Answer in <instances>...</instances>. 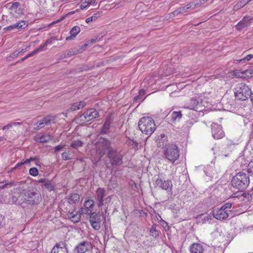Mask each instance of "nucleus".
<instances>
[{
	"label": "nucleus",
	"mask_w": 253,
	"mask_h": 253,
	"mask_svg": "<svg viewBox=\"0 0 253 253\" xmlns=\"http://www.w3.org/2000/svg\"><path fill=\"white\" fill-rule=\"evenodd\" d=\"M23 196L24 202L30 205H38L42 201L41 194L34 189L23 190Z\"/></svg>",
	"instance_id": "7ed1b4c3"
},
{
	"label": "nucleus",
	"mask_w": 253,
	"mask_h": 253,
	"mask_svg": "<svg viewBox=\"0 0 253 253\" xmlns=\"http://www.w3.org/2000/svg\"><path fill=\"white\" fill-rule=\"evenodd\" d=\"M163 158L173 164L179 157V150L176 145L170 143L163 151Z\"/></svg>",
	"instance_id": "20e7f679"
},
{
	"label": "nucleus",
	"mask_w": 253,
	"mask_h": 253,
	"mask_svg": "<svg viewBox=\"0 0 253 253\" xmlns=\"http://www.w3.org/2000/svg\"><path fill=\"white\" fill-rule=\"evenodd\" d=\"M10 14L13 17L17 18L24 14V5L18 1L8 3Z\"/></svg>",
	"instance_id": "6e6552de"
},
{
	"label": "nucleus",
	"mask_w": 253,
	"mask_h": 253,
	"mask_svg": "<svg viewBox=\"0 0 253 253\" xmlns=\"http://www.w3.org/2000/svg\"><path fill=\"white\" fill-rule=\"evenodd\" d=\"M112 122V119L111 117L110 116H107L105 119V121L102 127L100 129V132L101 134H106L108 133Z\"/></svg>",
	"instance_id": "6ab92c4d"
},
{
	"label": "nucleus",
	"mask_w": 253,
	"mask_h": 253,
	"mask_svg": "<svg viewBox=\"0 0 253 253\" xmlns=\"http://www.w3.org/2000/svg\"><path fill=\"white\" fill-rule=\"evenodd\" d=\"M232 203H226L224 204L221 207L227 212L228 213V211H230V209L232 207Z\"/></svg>",
	"instance_id": "a18cd8bd"
},
{
	"label": "nucleus",
	"mask_w": 253,
	"mask_h": 253,
	"mask_svg": "<svg viewBox=\"0 0 253 253\" xmlns=\"http://www.w3.org/2000/svg\"><path fill=\"white\" fill-rule=\"evenodd\" d=\"M62 159L64 161L71 160L73 158V152L71 150L64 152L61 154Z\"/></svg>",
	"instance_id": "c756f323"
},
{
	"label": "nucleus",
	"mask_w": 253,
	"mask_h": 253,
	"mask_svg": "<svg viewBox=\"0 0 253 253\" xmlns=\"http://www.w3.org/2000/svg\"><path fill=\"white\" fill-rule=\"evenodd\" d=\"M22 123H20V122H11L9 124H8V125L4 126L3 127H2V129L3 130H4V129H9L10 127H11L12 126H17V125H21Z\"/></svg>",
	"instance_id": "a19ab883"
},
{
	"label": "nucleus",
	"mask_w": 253,
	"mask_h": 253,
	"mask_svg": "<svg viewBox=\"0 0 253 253\" xmlns=\"http://www.w3.org/2000/svg\"><path fill=\"white\" fill-rule=\"evenodd\" d=\"M51 41H50L49 40H47L43 44L41 45L37 49L35 50L36 51H37V53L38 52L42 51L43 50V48L44 47H46L47 45L48 44L51 43Z\"/></svg>",
	"instance_id": "c03bdc74"
},
{
	"label": "nucleus",
	"mask_w": 253,
	"mask_h": 253,
	"mask_svg": "<svg viewBox=\"0 0 253 253\" xmlns=\"http://www.w3.org/2000/svg\"><path fill=\"white\" fill-rule=\"evenodd\" d=\"M65 147V145H59L57 146H56L54 148V152L55 153H58L59 151L64 148Z\"/></svg>",
	"instance_id": "de8ad7c7"
},
{
	"label": "nucleus",
	"mask_w": 253,
	"mask_h": 253,
	"mask_svg": "<svg viewBox=\"0 0 253 253\" xmlns=\"http://www.w3.org/2000/svg\"><path fill=\"white\" fill-rule=\"evenodd\" d=\"M202 103V99L199 96H195L190 99L186 103V107L190 109L195 110L198 109V106H201Z\"/></svg>",
	"instance_id": "2eb2a0df"
},
{
	"label": "nucleus",
	"mask_w": 253,
	"mask_h": 253,
	"mask_svg": "<svg viewBox=\"0 0 253 253\" xmlns=\"http://www.w3.org/2000/svg\"><path fill=\"white\" fill-rule=\"evenodd\" d=\"M83 145V142L80 140H73L70 144V147L73 149H78L82 147Z\"/></svg>",
	"instance_id": "7c9ffc66"
},
{
	"label": "nucleus",
	"mask_w": 253,
	"mask_h": 253,
	"mask_svg": "<svg viewBox=\"0 0 253 253\" xmlns=\"http://www.w3.org/2000/svg\"><path fill=\"white\" fill-rule=\"evenodd\" d=\"M12 185H16V184L14 182L12 181L10 182L6 183L4 185H3V186H2V187H11Z\"/></svg>",
	"instance_id": "603ef678"
},
{
	"label": "nucleus",
	"mask_w": 253,
	"mask_h": 253,
	"mask_svg": "<svg viewBox=\"0 0 253 253\" xmlns=\"http://www.w3.org/2000/svg\"><path fill=\"white\" fill-rule=\"evenodd\" d=\"M52 138L51 136L49 134H44L41 136H37L35 140L39 143H46L49 141Z\"/></svg>",
	"instance_id": "5701e85b"
},
{
	"label": "nucleus",
	"mask_w": 253,
	"mask_h": 253,
	"mask_svg": "<svg viewBox=\"0 0 253 253\" xmlns=\"http://www.w3.org/2000/svg\"><path fill=\"white\" fill-rule=\"evenodd\" d=\"M96 148L100 157H102L104 154H107L110 150L114 148L111 146L110 142L106 138H101L96 143Z\"/></svg>",
	"instance_id": "423d86ee"
},
{
	"label": "nucleus",
	"mask_w": 253,
	"mask_h": 253,
	"mask_svg": "<svg viewBox=\"0 0 253 253\" xmlns=\"http://www.w3.org/2000/svg\"><path fill=\"white\" fill-rule=\"evenodd\" d=\"M101 16V12H98L97 13H94L92 16L87 18L85 21L87 23H89L90 22L94 21L96 20L98 18Z\"/></svg>",
	"instance_id": "473e14b6"
},
{
	"label": "nucleus",
	"mask_w": 253,
	"mask_h": 253,
	"mask_svg": "<svg viewBox=\"0 0 253 253\" xmlns=\"http://www.w3.org/2000/svg\"><path fill=\"white\" fill-rule=\"evenodd\" d=\"M48 180L45 178H41L38 181V183H42V185H44V184L46 183Z\"/></svg>",
	"instance_id": "5fc2aeb1"
},
{
	"label": "nucleus",
	"mask_w": 253,
	"mask_h": 253,
	"mask_svg": "<svg viewBox=\"0 0 253 253\" xmlns=\"http://www.w3.org/2000/svg\"><path fill=\"white\" fill-rule=\"evenodd\" d=\"M90 215L89 217V222H91V221L92 220H100L99 216L98 215V214L95 212H92L89 214Z\"/></svg>",
	"instance_id": "79ce46f5"
},
{
	"label": "nucleus",
	"mask_w": 253,
	"mask_h": 253,
	"mask_svg": "<svg viewBox=\"0 0 253 253\" xmlns=\"http://www.w3.org/2000/svg\"><path fill=\"white\" fill-rule=\"evenodd\" d=\"M253 57V55L248 54L246 56H245L244 58H243V59H241L240 60H237V61L238 63H241V62L245 63L246 61H250L252 59Z\"/></svg>",
	"instance_id": "58836bf2"
},
{
	"label": "nucleus",
	"mask_w": 253,
	"mask_h": 253,
	"mask_svg": "<svg viewBox=\"0 0 253 253\" xmlns=\"http://www.w3.org/2000/svg\"><path fill=\"white\" fill-rule=\"evenodd\" d=\"M67 216V218L74 223L79 222L81 219L80 214H78V213L75 212L74 211H68Z\"/></svg>",
	"instance_id": "aec40b11"
},
{
	"label": "nucleus",
	"mask_w": 253,
	"mask_h": 253,
	"mask_svg": "<svg viewBox=\"0 0 253 253\" xmlns=\"http://www.w3.org/2000/svg\"><path fill=\"white\" fill-rule=\"evenodd\" d=\"M107 156L112 166H119L122 165L123 156L116 149L114 148L110 150Z\"/></svg>",
	"instance_id": "0eeeda50"
},
{
	"label": "nucleus",
	"mask_w": 253,
	"mask_h": 253,
	"mask_svg": "<svg viewBox=\"0 0 253 253\" xmlns=\"http://www.w3.org/2000/svg\"><path fill=\"white\" fill-rule=\"evenodd\" d=\"M155 185L168 192H171L172 187V184L170 180L167 179L166 180L159 177L156 180Z\"/></svg>",
	"instance_id": "9d476101"
},
{
	"label": "nucleus",
	"mask_w": 253,
	"mask_h": 253,
	"mask_svg": "<svg viewBox=\"0 0 253 253\" xmlns=\"http://www.w3.org/2000/svg\"><path fill=\"white\" fill-rule=\"evenodd\" d=\"M111 196H108L107 198H106L105 199H104V203L105 202V203H109L111 202Z\"/></svg>",
	"instance_id": "052dcab7"
},
{
	"label": "nucleus",
	"mask_w": 253,
	"mask_h": 253,
	"mask_svg": "<svg viewBox=\"0 0 253 253\" xmlns=\"http://www.w3.org/2000/svg\"><path fill=\"white\" fill-rule=\"evenodd\" d=\"M190 250L191 253H203L204 249L200 244L194 243L191 245Z\"/></svg>",
	"instance_id": "393cba45"
},
{
	"label": "nucleus",
	"mask_w": 253,
	"mask_h": 253,
	"mask_svg": "<svg viewBox=\"0 0 253 253\" xmlns=\"http://www.w3.org/2000/svg\"><path fill=\"white\" fill-rule=\"evenodd\" d=\"M98 112L94 108L90 109L85 112L84 114L81 115L79 119L81 121L84 122H89L92 120L93 119H95L98 117Z\"/></svg>",
	"instance_id": "1a4fd4ad"
},
{
	"label": "nucleus",
	"mask_w": 253,
	"mask_h": 253,
	"mask_svg": "<svg viewBox=\"0 0 253 253\" xmlns=\"http://www.w3.org/2000/svg\"><path fill=\"white\" fill-rule=\"evenodd\" d=\"M87 46H88L87 43H84L82 45H80V46L81 47V49H82V50L83 51H84L85 50V49L87 47Z\"/></svg>",
	"instance_id": "680f3d73"
},
{
	"label": "nucleus",
	"mask_w": 253,
	"mask_h": 253,
	"mask_svg": "<svg viewBox=\"0 0 253 253\" xmlns=\"http://www.w3.org/2000/svg\"><path fill=\"white\" fill-rule=\"evenodd\" d=\"M247 172L248 174L253 176V159L249 162L248 165Z\"/></svg>",
	"instance_id": "e433bc0d"
},
{
	"label": "nucleus",
	"mask_w": 253,
	"mask_h": 253,
	"mask_svg": "<svg viewBox=\"0 0 253 253\" xmlns=\"http://www.w3.org/2000/svg\"><path fill=\"white\" fill-rule=\"evenodd\" d=\"M20 54V52H18V51H15L14 52H13L11 55H10V57L11 58H14V57H18L19 56Z\"/></svg>",
	"instance_id": "4d7b16f0"
},
{
	"label": "nucleus",
	"mask_w": 253,
	"mask_h": 253,
	"mask_svg": "<svg viewBox=\"0 0 253 253\" xmlns=\"http://www.w3.org/2000/svg\"><path fill=\"white\" fill-rule=\"evenodd\" d=\"M92 227L95 230H98L100 228V220H91L90 222Z\"/></svg>",
	"instance_id": "f704fd0d"
},
{
	"label": "nucleus",
	"mask_w": 253,
	"mask_h": 253,
	"mask_svg": "<svg viewBox=\"0 0 253 253\" xmlns=\"http://www.w3.org/2000/svg\"><path fill=\"white\" fill-rule=\"evenodd\" d=\"M97 41H98V40L97 38H94V39H91L89 42H90V43H95Z\"/></svg>",
	"instance_id": "338daca9"
},
{
	"label": "nucleus",
	"mask_w": 253,
	"mask_h": 253,
	"mask_svg": "<svg viewBox=\"0 0 253 253\" xmlns=\"http://www.w3.org/2000/svg\"><path fill=\"white\" fill-rule=\"evenodd\" d=\"M81 29L79 26H74L70 31V36L66 38V41L73 40L76 36L80 32Z\"/></svg>",
	"instance_id": "412c9836"
},
{
	"label": "nucleus",
	"mask_w": 253,
	"mask_h": 253,
	"mask_svg": "<svg viewBox=\"0 0 253 253\" xmlns=\"http://www.w3.org/2000/svg\"><path fill=\"white\" fill-rule=\"evenodd\" d=\"M212 136L214 139H221L225 135L221 125L216 123H212L211 126Z\"/></svg>",
	"instance_id": "9b49d317"
},
{
	"label": "nucleus",
	"mask_w": 253,
	"mask_h": 253,
	"mask_svg": "<svg viewBox=\"0 0 253 253\" xmlns=\"http://www.w3.org/2000/svg\"><path fill=\"white\" fill-rule=\"evenodd\" d=\"M14 29H15L14 28V24H12L8 27H5L3 30L4 31H11Z\"/></svg>",
	"instance_id": "3c124183"
},
{
	"label": "nucleus",
	"mask_w": 253,
	"mask_h": 253,
	"mask_svg": "<svg viewBox=\"0 0 253 253\" xmlns=\"http://www.w3.org/2000/svg\"><path fill=\"white\" fill-rule=\"evenodd\" d=\"M86 105L84 101H81L80 102H76L72 104L71 106L68 109L67 112L69 113L71 111H74L81 108H83Z\"/></svg>",
	"instance_id": "4be33fe9"
},
{
	"label": "nucleus",
	"mask_w": 253,
	"mask_h": 253,
	"mask_svg": "<svg viewBox=\"0 0 253 253\" xmlns=\"http://www.w3.org/2000/svg\"><path fill=\"white\" fill-rule=\"evenodd\" d=\"M83 51L81 49V47L80 46H78L76 47H75L71 49V50L70 51V53H71V54H78L79 53H81L83 52Z\"/></svg>",
	"instance_id": "ea45409f"
},
{
	"label": "nucleus",
	"mask_w": 253,
	"mask_h": 253,
	"mask_svg": "<svg viewBox=\"0 0 253 253\" xmlns=\"http://www.w3.org/2000/svg\"><path fill=\"white\" fill-rule=\"evenodd\" d=\"M23 165L24 164L22 162L17 163L14 168H12L11 169L9 170V172H11L16 169H20Z\"/></svg>",
	"instance_id": "09e8293b"
},
{
	"label": "nucleus",
	"mask_w": 253,
	"mask_h": 253,
	"mask_svg": "<svg viewBox=\"0 0 253 253\" xmlns=\"http://www.w3.org/2000/svg\"><path fill=\"white\" fill-rule=\"evenodd\" d=\"M250 182L248 173L239 172L234 176L231 180V184L233 188L240 191H244L249 186Z\"/></svg>",
	"instance_id": "f257e3e1"
},
{
	"label": "nucleus",
	"mask_w": 253,
	"mask_h": 253,
	"mask_svg": "<svg viewBox=\"0 0 253 253\" xmlns=\"http://www.w3.org/2000/svg\"><path fill=\"white\" fill-rule=\"evenodd\" d=\"M89 245L87 241L83 242L78 244L75 248L77 253H84L87 250V246Z\"/></svg>",
	"instance_id": "b1692460"
},
{
	"label": "nucleus",
	"mask_w": 253,
	"mask_h": 253,
	"mask_svg": "<svg viewBox=\"0 0 253 253\" xmlns=\"http://www.w3.org/2000/svg\"><path fill=\"white\" fill-rule=\"evenodd\" d=\"M88 4H87V3H84V1L82 3V4L81 5V8L82 9H84L87 7V6H88Z\"/></svg>",
	"instance_id": "e2e57ef3"
},
{
	"label": "nucleus",
	"mask_w": 253,
	"mask_h": 253,
	"mask_svg": "<svg viewBox=\"0 0 253 253\" xmlns=\"http://www.w3.org/2000/svg\"><path fill=\"white\" fill-rule=\"evenodd\" d=\"M28 25V21L25 20H20L19 22L14 24L15 29L18 30H24L27 27Z\"/></svg>",
	"instance_id": "cd10ccee"
},
{
	"label": "nucleus",
	"mask_w": 253,
	"mask_h": 253,
	"mask_svg": "<svg viewBox=\"0 0 253 253\" xmlns=\"http://www.w3.org/2000/svg\"><path fill=\"white\" fill-rule=\"evenodd\" d=\"M36 53H37V51L34 50L33 52H31L30 53L27 54L26 55V56H27V58H29L30 57L33 56V55H34Z\"/></svg>",
	"instance_id": "bf43d9fd"
},
{
	"label": "nucleus",
	"mask_w": 253,
	"mask_h": 253,
	"mask_svg": "<svg viewBox=\"0 0 253 253\" xmlns=\"http://www.w3.org/2000/svg\"><path fill=\"white\" fill-rule=\"evenodd\" d=\"M191 7V5L190 4V3H188L187 4L186 6H184V7H180L179 8H178L179 11L178 12H179L180 13H185Z\"/></svg>",
	"instance_id": "4c0bfd02"
},
{
	"label": "nucleus",
	"mask_w": 253,
	"mask_h": 253,
	"mask_svg": "<svg viewBox=\"0 0 253 253\" xmlns=\"http://www.w3.org/2000/svg\"><path fill=\"white\" fill-rule=\"evenodd\" d=\"M212 214L215 218L219 220H225L229 216L228 213L222 207L213 209L212 211Z\"/></svg>",
	"instance_id": "4468645a"
},
{
	"label": "nucleus",
	"mask_w": 253,
	"mask_h": 253,
	"mask_svg": "<svg viewBox=\"0 0 253 253\" xmlns=\"http://www.w3.org/2000/svg\"><path fill=\"white\" fill-rule=\"evenodd\" d=\"M160 218H161L160 224L162 226H163L165 229H166V228H169L168 223L165 221L163 220L160 216Z\"/></svg>",
	"instance_id": "8fccbe9b"
},
{
	"label": "nucleus",
	"mask_w": 253,
	"mask_h": 253,
	"mask_svg": "<svg viewBox=\"0 0 253 253\" xmlns=\"http://www.w3.org/2000/svg\"><path fill=\"white\" fill-rule=\"evenodd\" d=\"M68 200L69 203L70 204L78 203L80 200V196L77 193H73L71 195Z\"/></svg>",
	"instance_id": "2f4dec72"
},
{
	"label": "nucleus",
	"mask_w": 253,
	"mask_h": 253,
	"mask_svg": "<svg viewBox=\"0 0 253 253\" xmlns=\"http://www.w3.org/2000/svg\"><path fill=\"white\" fill-rule=\"evenodd\" d=\"M211 219H212L211 216L210 215H208L207 216H206L205 217H204V218L203 219V220L205 222L206 221L211 220Z\"/></svg>",
	"instance_id": "6e6d98bb"
},
{
	"label": "nucleus",
	"mask_w": 253,
	"mask_h": 253,
	"mask_svg": "<svg viewBox=\"0 0 253 253\" xmlns=\"http://www.w3.org/2000/svg\"><path fill=\"white\" fill-rule=\"evenodd\" d=\"M29 173L33 176H36L38 175L39 170L36 168H32L29 169Z\"/></svg>",
	"instance_id": "37998d69"
},
{
	"label": "nucleus",
	"mask_w": 253,
	"mask_h": 253,
	"mask_svg": "<svg viewBox=\"0 0 253 253\" xmlns=\"http://www.w3.org/2000/svg\"><path fill=\"white\" fill-rule=\"evenodd\" d=\"M96 0H85L84 3H87V4L90 5L91 4L94 3Z\"/></svg>",
	"instance_id": "13d9d810"
},
{
	"label": "nucleus",
	"mask_w": 253,
	"mask_h": 253,
	"mask_svg": "<svg viewBox=\"0 0 253 253\" xmlns=\"http://www.w3.org/2000/svg\"><path fill=\"white\" fill-rule=\"evenodd\" d=\"M108 186L109 188L111 189L112 188H115L117 186V184H112L110 182Z\"/></svg>",
	"instance_id": "774afa93"
},
{
	"label": "nucleus",
	"mask_w": 253,
	"mask_h": 253,
	"mask_svg": "<svg viewBox=\"0 0 253 253\" xmlns=\"http://www.w3.org/2000/svg\"><path fill=\"white\" fill-rule=\"evenodd\" d=\"M179 10L178 8L176 10H175L173 12H171V14L173 15V16H177L178 14H180L179 12H178Z\"/></svg>",
	"instance_id": "0e129e2a"
},
{
	"label": "nucleus",
	"mask_w": 253,
	"mask_h": 253,
	"mask_svg": "<svg viewBox=\"0 0 253 253\" xmlns=\"http://www.w3.org/2000/svg\"><path fill=\"white\" fill-rule=\"evenodd\" d=\"M252 19L249 16L244 17L236 26L237 30H242L250 26L252 23Z\"/></svg>",
	"instance_id": "dca6fc26"
},
{
	"label": "nucleus",
	"mask_w": 253,
	"mask_h": 253,
	"mask_svg": "<svg viewBox=\"0 0 253 253\" xmlns=\"http://www.w3.org/2000/svg\"><path fill=\"white\" fill-rule=\"evenodd\" d=\"M157 146L161 148H166L170 144L168 143L167 137L165 134H161L157 140Z\"/></svg>",
	"instance_id": "a211bd4d"
},
{
	"label": "nucleus",
	"mask_w": 253,
	"mask_h": 253,
	"mask_svg": "<svg viewBox=\"0 0 253 253\" xmlns=\"http://www.w3.org/2000/svg\"><path fill=\"white\" fill-rule=\"evenodd\" d=\"M242 74L243 76H245L248 78H251L253 77V69L250 68L245 70L242 72Z\"/></svg>",
	"instance_id": "c9c22d12"
},
{
	"label": "nucleus",
	"mask_w": 253,
	"mask_h": 253,
	"mask_svg": "<svg viewBox=\"0 0 253 253\" xmlns=\"http://www.w3.org/2000/svg\"><path fill=\"white\" fill-rule=\"evenodd\" d=\"M94 205V201L92 200H89L85 201L84 206L86 210V214L89 215L90 213H91L92 211L91 210V209L93 207Z\"/></svg>",
	"instance_id": "bb28decb"
},
{
	"label": "nucleus",
	"mask_w": 253,
	"mask_h": 253,
	"mask_svg": "<svg viewBox=\"0 0 253 253\" xmlns=\"http://www.w3.org/2000/svg\"><path fill=\"white\" fill-rule=\"evenodd\" d=\"M127 138V140L126 141V143L129 146L131 147V148H136L138 146V143L133 139H131L128 136H126Z\"/></svg>",
	"instance_id": "c85d7f7f"
},
{
	"label": "nucleus",
	"mask_w": 253,
	"mask_h": 253,
	"mask_svg": "<svg viewBox=\"0 0 253 253\" xmlns=\"http://www.w3.org/2000/svg\"><path fill=\"white\" fill-rule=\"evenodd\" d=\"M106 196V191L103 188L99 187L97 189L95 193V199L98 207L103 206L104 203V198Z\"/></svg>",
	"instance_id": "ddd939ff"
},
{
	"label": "nucleus",
	"mask_w": 253,
	"mask_h": 253,
	"mask_svg": "<svg viewBox=\"0 0 253 253\" xmlns=\"http://www.w3.org/2000/svg\"><path fill=\"white\" fill-rule=\"evenodd\" d=\"M236 98L240 100H247L251 94V88L244 83H239L234 88Z\"/></svg>",
	"instance_id": "39448f33"
},
{
	"label": "nucleus",
	"mask_w": 253,
	"mask_h": 253,
	"mask_svg": "<svg viewBox=\"0 0 253 253\" xmlns=\"http://www.w3.org/2000/svg\"><path fill=\"white\" fill-rule=\"evenodd\" d=\"M182 114L181 111H173L170 114V121L172 123H174L179 121L181 119Z\"/></svg>",
	"instance_id": "a878e982"
},
{
	"label": "nucleus",
	"mask_w": 253,
	"mask_h": 253,
	"mask_svg": "<svg viewBox=\"0 0 253 253\" xmlns=\"http://www.w3.org/2000/svg\"><path fill=\"white\" fill-rule=\"evenodd\" d=\"M150 235L155 238H157L159 235V232L157 230H150Z\"/></svg>",
	"instance_id": "49530a36"
},
{
	"label": "nucleus",
	"mask_w": 253,
	"mask_h": 253,
	"mask_svg": "<svg viewBox=\"0 0 253 253\" xmlns=\"http://www.w3.org/2000/svg\"><path fill=\"white\" fill-rule=\"evenodd\" d=\"M42 186L46 189L49 191H53L55 188V185L53 184L49 180H48L46 183L44 184V185H42Z\"/></svg>",
	"instance_id": "72a5a7b5"
},
{
	"label": "nucleus",
	"mask_w": 253,
	"mask_h": 253,
	"mask_svg": "<svg viewBox=\"0 0 253 253\" xmlns=\"http://www.w3.org/2000/svg\"><path fill=\"white\" fill-rule=\"evenodd\" d=\"M86 210L84 208H81L79 211L77 212V213H78V214H80V216H81V215L84 214V213H86Z\"/></svg>",
	"instance_id": "864d4df0"
},
{
	"label": "nucleus",
	"mask_w": 253,
	"mask_h": 253,
	"mask_svg": "<svg viewBox=\"0 0 253 253\" xmlns=\"http://www.w3.org/2000/svg\"><path fill=\"white\" fill-rule=\"evenodd\" d=\"M56 119V116L48 115L46 116L37 122V128L36 129L38 130H40L46 125H49L52 123H54L55 122Z\"/></svg>",
	"instance_id": "f8f14e48"
},
{
	"label": "nucleus",
	"mask_w": 253,
	"mask_h": 253,
	"mask_svg": "<svg viewBox=\"0 0 253 253\" xmlns=\"http://www.w3.org/2000/svg\"><path fill=\"white\" fill-rule=\"evenodd\" d=\"M140 130L147 135H151L155 130L156 127L154 120L150 117L141 118L138 123Z\"/></svg>",
	"instance_id": "f03ea898"
},
{
	"label": "nucleus",
	"mask_w": 253,
	"mask_h": 253,
	"mask_svg": "<svg viewBox=\"0 0 253 253\" xmlns=\"http://www.w3.org/2000/svg\"><path fill=\"white\" fill-rule=\"evenodd\" d=\"M50 253H68L66 244L64 242L56 244L53 248Z\"/></svg>",
	"instance_id": "f3484780"
},
{
	"label": "nucleus",
	"mask_w": 253,
	"mask_h": 253,
	"mask_svg": "<svg viewBox=\"0 0 253 253\" xmlns=\"http://www.w3.org/2000/svg\"><path fill=\"white\" fill-rule=\"evenodd\" d=\"M237 5L238 7H243L244 6H245V4H243V2L241 0L239 2L237 3Z\"/></svg>",
	"instance_id": "69168bd1"
}]
</instances>
